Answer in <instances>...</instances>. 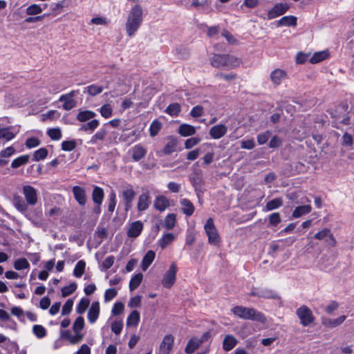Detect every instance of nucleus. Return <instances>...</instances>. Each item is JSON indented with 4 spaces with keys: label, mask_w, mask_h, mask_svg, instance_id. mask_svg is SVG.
I'll return each mask as SVG.
<instances>
[{
    "label": "nucleus",
    "mask_w": 354,
    "mask_h": 354,
    "mask_svg": "<svg viewBox=\"0 0 354 354\" xmlns=\"http://www.w3.org/2000/svg\"><path fill=\"white\" fill-rule=\"evenodd\" d=\"M48 93L50 94H56L62 91L60 84L58 82H53L48 86Z\"/></svg>",
    "instance_id": "338daca9"
},
{
    "label": "nucleus",
    "mask_w": 354,
    "mask_h": 354,
    "mask_svg": "<svg viewBox=\"0 0 354 354\" xmlns=\"http://www.w3.org/2000/svg\"><path fill=\"white\" fill-rule=\"evenodd\" d=\"M176 273L177 266L173 263L162 277V284L165 288H170L175 283Z\"/></svg>",
    "instance_id": "423d86ee"
},
{
    "label": "nucleus",
    "mask_w": 354,
    "mask_h": 354,
    "mask_svg": "<svg viewBox=\"0 0 354 354\" xmlns=\"http://www.w3.org/2000/svg\"><path fill=\"white\" fill-rule=\"evenodd\" d=\"M98 111L102 117L106 119L111 118L113 114V106L109 103L103 104Z\"/></svg>",
    "instance_id": "e433bc0d"
},
{
    "label": "nucleus",
    "mask_w": 354,
    "mask_h": 354,
    "mask_svg": "<svg viewBox=\"0 0 354 354\" xmlns=\"http://www.w3.org/2000/svg\"><path fill=\"white\" fill-rule=\"evenodd\" d=\"M46 7V4L44 5V8L39 4L33 3L28 6L26 10V12L28 15H37L42 12L44 8Z\"/></svg>",
    "instance_id": "c9c22d12"
},
{
    "label": "nucleus",
    "mask_w": 354,
    "mask_h": 354,
    "mask_svg": "<svg viewBox=\"0 0 354 354\" xmlns=\"http://www.w3.org/2000/svg\"><path fill=\"white\" fill-rule=\"evenodd\" d=\"M143 230V223L140 221H136L130 223L127 227V234L129 238H136Z\"/></svg>",
    "instance_id": "9d476101"
},
{
    "label": "nucleus",
    "mask_w": 354,
    "mask_h": 354,
    "mask_svg": "<svg viewBox=\"0 0 354 354\" xmlns=\"http://www.w3.org/2000/svg\"><path fill=\"white\" fill-rule=\"evenodd\" d=\"M227 127L222 124L212 127L209 130V135L213 139H220L225 135Z\"/></svg>",
    "instance_id": "dca6fc26"
},
{
    "label": "nucleus",
    "mask_w": 354,
    "mask_h": 354,
    "mask_svg": "<svg viewBox=\"0 0 354 354\" xmlns=\"http://www.w3.org/2000/svg\"><path fill=\"white\" fill-rule=\"evenodd\" d=\"M140 322V313L138 310L132 311L127 319V326H136Z\"/></svg>",
    "instance_id": "f704fd0d"
},
{
    "label": "nucleus",
    "mask_w": 354,
    "mask_h": 354,
    "mask_svg": "<svg viewBox=\"0 0 354 354\" xmlns=\"http://www.w3.org/2000/svg\"><path fill=\"white\" fill-rule=\"evenodd\" d=\"M32 332L38 338H42L46 335V330L41 325H34L32 327Z\"/></svg>",
    "instance_id": "13d9d810"
},
{
    "label": "nucleus",
    "mask_w": 354,
    "mask_h": 354,
    "mask_svg": "<svg viewBox=\"0 0 354 354\" xmlns=\"http://www.w3.org/2000/svg\"><path fill=\"white\" fill-rule=\"evenodd\" d=\"M86 263L84 261H79L73 270V274L76 277H80L84 272Z\"/></svg>",
    "instance_id": "3c124183"
},
{
    "label": "nucleus",
    "mask_w": 354,
    "mask_h": 354,
    "mask_svg": "<svg viewBox=\"0 0 354 354\" xmlns=\"http://www.w3.org/2000/svg\"><path fill=\"white\" fill-rule=\"evenodd\" d=\"M225 55H215L211 58V64L214 67H226Z\"/></svg>",
    "instance_id": "473e14b6"
},
{
    "label": "nucleus",
    "mask_w": 354,
    "mask_h": 354,
    "mask_svg": "<svg viewBox=\"0 0 354 354\" xmlns=\"http://www.w3.org/2000/svg\"><path fill=\"white\" fill-rule=\"evenodd\" d=\"M100 122L98 120H92L86 124L81 126L80 130L84 131H94L99 126Z\"/></svg>",
    "instance_id": "79ce46f5"
},
{
    "label": "nucleus",
    "mask_w": 354,
    "mask_h": 354,
    "mask_svg": "<svg viewBox=\"0 0 354 354\" xmlns=\"http://www.w3.org/2000/svg\"><path fill=\"white\" fill-rule=\"evenodd\" d=\"M19 131V129L14 127L0 128V139L10 141L15 138Z\"/></svg>",
    "instance_id": "f8f14e48"
},
{
    "label": "nucleus",
    "mask_w": 354,
    "mask_h": 354,
    "mask_svg": "<svg viewBox=\"0 0 354 354\" xmlns=\"http://www.w3.org/2000/svg\"><path fill=\"white\" fill-rule=\"evenodd\" d=\"M106 134V130L104 128H102L91 138V140H89L88 143L91 145H96L100 141L104 140Z\"/></svg>",
    "instance_id": "7c9ffc66"
},
{
    "label": "nucleus",
    "mask_w": 354,
    "mask_h": 354,
    "mask_svg": "<svg viewBox=\"0 0 354 354\" xmlns=\"http://www.w3.org/2000/svg\"><path fill=\"white\" fill-rule=\"evenodd\" d=\"M162 128V124L157 120H153L149 127V133L151 137L156 136Z\"/></svg>",
    "instance_id": "864d4df0"
},
{
    "label": "nucleus",
    "mask_w": 354,
    "mask_h": 354,
    "mask_svg": "<svg viewBox=\"0 0 354 354\" xmlns=\"http://www.w3.org/2000/svg\"><path fill=\"white\" fill-rule=\"evenodd\" d=\"M108 86H109L108 82H106L104 86H103L102 85L93 84H91L90 86L85 87L84 92L87 93L91 96H95V95L101 93L103 91L104 88H108Z\"/></svg>",
    "instance_id": "5701e85b"
},
{
    "label": "nucleus",
    "mask_w": 354,
    "mask_h": 354,
    "mask_svg": "<svg viewBox=\"0 0 354 354\" xmlns=\"http://www.w3.org/2000/svg\"><path fill=\"white\" fill-rule=\"evenodd\" d=\"M28 160H29V156H28V155H23L21 156H19L12 160V162L11 163V167L13 169H17L22 165L27 164Z\"/></svg>",
    "instance_id": "a18cd8bd"
},
{
    "label": "nucleus",
    "mask_w": 354,
    "mask_h": 354,
    "mask_svg": "<svg viewBox=\"0 0 354 354\" xmlns=\"http://www.w3.org/2000/svg\"><path fill=\"white\" fill-rule=\"evenodd\" d=\"M96 116V113L90 110H82L80 111L77 115V120L81 122H85L92 120Z\"/></svg>",
    "instance_id": "bb28decb"
},
{
    "label": "nucleus",
    "mask_w": 354,
    "mask_h": 354,
    "mask_svg": "<svg viewBox=\"0 0 354 354\" xmlns=\"http://www.w3.org/2000/svg\"><path fill=\"white\" fill-rule=\"evenodd\" d=\"M12 205L20 212L24 213L28 210V203L22 197L15 195L12 198Z\"/></svg>",
    "instance_id": "4be33fe9"
},
{
    "label": "nucleus",
    "mask_w": 354,
    "mask_h": 354,
    "mask_svg": "<svg viewBox=\"0 0 354 354\" xmlns=\"http://www.w3.org/2000/svg\"><path fill=\"white\" fill-rule=\"evenodd\" d=\"M204 229L208 237L209 243L217 245L220 243L221 238L212 218H209L207 221Z\"/></svg>",
    "instance_id": "7ed1b4c3"
},
{
    "label": "nucleus",
    "mask_w": 354,
    "mask_h": 354,
    "mask_svg": "<svg viewBox=\"0 0 354 354\" xmlns=\"http://www.w3.org/2000/svg\"><path fill=\"white\" fill-rule=\"evenodd\" d=\"M30 267V263L25 258L18 259L14 262V268L17 270H21L28 269Z\"/></svg>",
    "instance_id": "09e8293b"
},
{
    "label": "nucleus",
    "mask_w": 354,
    "mask_h": 354,
    "mask_svg": "<svg viewBox=\"0 0 354 354\" xmlns=\"http://www.w3.org/2000/svg\"><path fill=\"white\" fill-rule=\"evenodd\" d=\"M328 56L329 54L327 50L316 52L310 57V61L312 64H317L326 59V58L328 57Z\"/></svg>",
    "instance_id": "58836bf2"
},
{
    "label": "nucleus",
    "mask_w": 354,
    "mask_h": 354,
    "mask_svg": "<svg viewBox=\"0 0 354 354\" xmlns=\"http://www.w3.org/2000/svg\"><path fill=\"white\" fill-rule=\"evenodd\" d=\"M143 21V10L140 5H136L128 13L125 30L128 36L133 37L140 28Z\"/></svg>",
    "instance_id": "f257e3e1"
},
{
    "label": "nucleus",
    "mask_w": 354,
    "mask_h": 354,
    "mask_svg": "<svg viewBox=\"0 0 354 354\" xmlns=\"http://www.w3.org/2000/svg\"><path fill=\"white\" fill-rule=\"evenodd\" d=\"M143 275L142 273H138L134 275L130 280L129 289L131 291L136 290L141 283Z\"/></svg>",
    "instance_id": "de8ad7c7"
},
{
    "label": "nucleus",
    "mask_w": 354,
    "mask_h": 354,
    "mask_svg": "<svg viewBox=\"0 0 354 354\" xmlns=\"http://www.w3.org/2000/svg\"><path fill=\"white\" fill-rule=\"evenodd\" d=\"M183 212L187 216H191L194 212V207L193 204L187 198H183L180 201Z\"/></svg>",
    "instance_id": "2f4dec72"
},
{
    "label": "nucleus",
    "mask_w": 354,
    "mask_h": 354,
    "mask_svg": "<svg viewBox=\"0 0 354 354\" xmlns=\"http://www.w3.org/2000/svg\"><path fill=\"white\" fill-rule=\"evenodd\" d=\"M201 141V139L198 137L188 138L185 142V148L187 149H192L194 146L197 145Z\"/></svg>",
    "instance_id": "e2e57ef3"
},
{
    "label": "nucleus",
    "mask_w": 354,
    "mask_h": 354,
    "mask_svg": "<svg viewBox=\"0 0 354 354\" xmlns=\"http://www.w3.org/2000/svg\"><path fill=\"white\" fill-rule=\"evenodd\" d=\"M176 224V215L175 214H169L166 216L164 222L163 227L167 230L173 229Z\"/></svg>",
    "instance_id": "72a5a7b5"
},
{
    "label": "nucleus",
    "mask_w": 354,
    "mask_h": 354,
    "mask_svg": "<svg viewBox=\"0 0 354 354\" xmlns=\"http://www.w3.org/2000/svg\"><path fill=\"white\" fill-rule=\"evenodd\" d=\"M73 306V301L72 299H68L64 304L62 310V315H67L71 313Z\"/></svg>",
    "instance_id": "774afa93"
},
{
    "label": "nucleus",
    "mask_w": 354,
    "mask_h": 354,
    "mask_svg": "<svg viewBox=\"0 0 354 354\" xmlns=\"http://www.w3.org/2000/svg\"><path fill=\"white\" fill-rule=\"evenodd\" d=\"M73 193L75 200L81 205L86 203V195L84 189L79 186H75L73 188Z\"/></svg>",
    "instance_id": "393cba45"
},
{
    "label": "nucleus",
    "mask_w": 354,
    "mask_h": 354,
    "mask_svg": "<svg viewBox=\"0 0 354 354\" xmlns=\"http://www.w3.org/2000/svg\"><path fill=\"white\" fill-rule=\"evenodd\" d=\"M122 196L125 203V210L128 211L131 207V203L136 196V192L131 187L124 189Z\"/></svg>",
    "instance_id": "4468645a"
},
{
    "label": "nucleus",
    "mask_w": 354,
    "mask_h": 354,
    "mask_svg": "<svg viewBox=\"0 0 354 354\" xmlns=\"http://www.w3.org/2000/svg\"><path fill=\"white\" fill-rule=\"evenodd\" d=\"M238 344V339L232 335H227L223 340V348L225 351L233 349Z\"/></svg>",
    "instance_id": "412c9836"
},
{
    "label": "nucleus",
    "mask_w": 354,
    "mask_h": 354,
    "mask_svg": "<svg viewBox=\"0 0 354 354\" xmlns=\"http://www.w3.org/2000/svg\"><path fill=\"white\" fill-rule=\"evenodd\" d=\"M132 158L134 161L138 162L143 158L146 153L147 149L141 145H136L131 149Z\"/></svg>",
    "instance_id": "aec40b11"
},
{
    "label": "nucleus",
    "mask_w": 354,
    "mask_h": 354,
    "mask_svg": "<svg viewBox=\"0 0 354 354\" xmlns=\"http://www.w3.org/2000/svg\"><path fill=\"white\" fill-rule=\"evenodd\" d=\"M314 238L319 241L325 240L326 243L330 247H334L336 245V240L328 228H324L319 231L315 234Z\"/></svg>",
    "instance_id": "0eeeda50"
},
{
    "label": "nucleus",
    "mask_w": 354,
    "mask_h": 354,
    "mask_svg": "<svg viewBox=\"0 0 354 354\" xmlns=\"http://www.w3.org/2000/svg\"><path fill=\"white\" fill-rule=\"evenodd\" d=\"M201 340L197 338L191 339L186 346L185 352L187 353H194L199 347V346L201 344Z\"/></svg>",
    "instance_id": "a19ab883"
},
{
    "label": "nucleus",
    "mask_w": 354,
    "mask_h": 354,
    "mask_svg": "<svg viewBox=\"0 0 354 354\" xmlns=\"http://www.w3.org/2000/svg\"><path fill=\"white\" fill-rule=\"evenodd\" d=\"M90 304V299L86 297H83L80 299L79 304L76 307V312L80 315L85 313Z\"/></svg>",
    "instance_id": "37998d69"
},
{
    "label": "nucleus",
    "mask_w": 354,
    "mask_h": 354,
    "mask_svg": "<svg viewBox=\"0 0 354 354\" xmlns=\"http://www.w3.org/2000/svg\"><path fill=\"white\" fill-rule=\"evenodd\" d=\"M118 295V291L115 288H109L106 290L104 295V300L105 303L109 302Z\"/></svg>",
    "instance_id": "bf43d9fd"
},
{
    "label": "nucleus",
    "mask_w": 354,
    "mask_h": 354,
    "mask_svg": "<svg viewBox=\"0 0 354 354\" xmlns=\"http://www.w3.org/2000/svg\"><path fill=\"white\" fill-rule=\"evenodd\" d=\"M174 345V337L171 335L165 336L160 346V351L162 354H169Z\"/></svg>",
    "instance_id": "a211bd4d"
},
{
    "label": "nucleus",
    "mask_w": 354,
    "mask_h": 354,
    "mask_svg": "<svg viewBox=\"0 0 354 354\" xmlns=\"http://www.w3.org/2000/svg\"><path fill=\"white\" fill-rule=\"evenodd\" d=\"M47 135L53 140H59L62 138V133L59 128H52L47 131Z\"/></svg>",
    "instance_id": "603ef678"
},
{
    "label": "nucleus",
    "mask_w": 354,
    "mask_h": 354,
    "mask_svg": "<svg viewBox=\"0 0 354 354\" xmlns=\"http://www.w3.org/2000/svg\"><path fill=\"white\" fill-rule=\"evenodd\" d=\"M233 315L240 319L257 321L261 324L266 322V316L253 308L235 306L231 309Z\"/></svg>",
    "instance_id": "f03ea898"
},
{
    "label": "nucleus",
    "mask_w": 354,
    "mask_h": 354,
    "mask_svg": "<svg viewBox=\"0 0 354 354\" xmlns=\"http://www.w3.org/2000/svg\"><path fill=\"white\" fill-rule=\"evenodd\" d=\"M289 8L287 3H279L274 5V6L268 11V19H272L283 15Z\"/></svg>",
    "instance_id": "1a4fd4ad"
},
{
    "label": "nucleus",
    "mask_w": 354,
    "mask_h": 354,
    "mask_svg": "<svg viewBox=\"0 0 354 354\" xmlns=\"http://www.w3.org/2000/svg\"><path fill=\"white\" fill-rule=\"evenodd\" d=\"M346 319V315H341L336 319L322 318V324L328 328H333L341 325Z\"/></svg>",
    "instance_id": "f3484780"
},
{
    "label": "nucleus",
    "mask_w": 354,
    "mask_h": 354,
    "mask_svg": "<svg viewBox=\"0 0 354 354\" xmlns=\"http://www.w3.org/2000/svg\"><path fill=\"white\" fill-rule=\"evenodd\" d=\"M169 206V201L164 196H157L154 201V207L160 212L165 210Z\"/></svg>",
    "instance_id": "a878e982"
},
{
    "label": "nucleus",
    "mask_w": 354,
    "mask_h": 354,
    "mask_svg": "<svg viewBox=\"0 0 354 354\" xmlns=\"http://www.w3.org/2000/svg\"><path fill=\"white\" fill-rule=\"evenodd\" d=\"M124 308V305L123 303L120 301H117L113 304V306L111 309V314L113 316L118 315L121 314Z\"/></svg>",
    "instance_id": "0e129e2a"
},
{
    "label": "nucleus",
    "mask_w": 354,
    "mask_h": 354,
    "mask_svg": "<svg viewBox=\"0 0 354 354\" xmlns=\"http://www.w3.org/2000/svg\"><path fill=\"white\" fill-rule=\"evenodd\" d=\"M60 336L62 338L68 340L72 344H76L80 342L84 338V335H76L75 333L72 335L69 330H61Z\"/></svg>",
    "instance_id": "6ab92c4d"
},
{
    "label": "nucleus",
    "mask_w": 354,
    "mask_h": 354,
    "mask_svg": "<svg viewBox=\"0 0 354 354\" xmlns=\"http://www.w3.org/2000/svg\"><path fill=\"white\" fill-rule=\"evenodd\" d=\"M278 25L281 26H296L297 17L292 15L283 17L278 21Z\"/></svg>",
    "instance_id": "ea45409f"
},
{
    "label": "nucleus",
    "mask_w": 354,
    "mask_h": 354,
    "mask_svg": "<svg viewBox=\"0 0 354 354\" xmlns=\"http://www.w3.org/2000/svg\"><path fill=\"white\" fill-rule=\"evenodd\" d=\"M177 141L174 138H169L164 147L163 152L165 154H170L176 151Z\"/></svg>",
    "instance_id": "8fccbe9b"
},
{
    "label": "nucleus",
    "mask_w": 354,
    "mask_h": 354,
    "mask_svg": "<svg viewBox=\"0 0 354 354\" xmlns=\"http://www.w3.org/2000/svg\"><path fill=\"white\" fill-rule=\"evenodd\" d=\"M109 202L108 205V211L110 212H113L115 209L116 205V194L114 192H111L109 196Z\"/></svg>",
    "instance_id": "69168bd1"
},
{
    "label": "nucleus",
    "mask_w": 354,
    "mask_h": 354,
    "mask_svg": "<svg viewBox=\"0 0 354 354\" xmlns=\"http://www.w3.org/2000/svg\"><path fill=\"white\" fill-rule=\"evenodd\" d=\"M100 313V303L93 301L88 309L87 319L90 324H93L97 320Z\"/></svg>",
    "instance_id": "9b49d317"
},
{
    "label": "nucleus",
    "mask_w": 354,
    "mask_h": 354,
    "mask_svg": "<svg viewBox=\"0 0 354 354\" xmlns=\"http://www.w3.org/2000/svg\"><path fill=\"white\" fill-rule=\"evenodd\" d=\"M226 67H235L239 65L240 61L232 55H225Z\"/></svg>",
    "instance_id": "052dcab7"
},
{
    "label": "nucleus",
    "mask_w": 354,
    "mask_h": 354,
    "mask_svg": "<svg viewBox=\"0 0 354 354\" xmlns=\"http://www.w3.org/2000/svg\"><path fill=\"white\" fill-rule=\"evenodd\" d=\"M77 289V284L75 282L71 283L68 286H66L62 289V295L63 297H67L71 295Z\"/></svg>",
    "instance_id": "6e6d98bb"
},
{
    "label": "nucleus",
    "mask_w": 354,
    "mask_h": 354,
    "mask_svg": "<svg viewBox=\"0 0 354 354\" xmlns=\"http://www.w3.org/2000/svg\"><path fill=\"white\" fill-rule=\"evenodd\" d=\"M270 78L273 84L278 86L287 78V73L284 70L276 68L271 72Z\"/></svg>",
    "instance_id": "ddd939ff"
},
{
    "label": "nucleus",
    "mask_w": 354,
    "mask_h": 354,
    "mask_svg": "<svg viewBox=\"0 0 354 354\" xmlns=\"http://www.w3.org/2000/svg\"><path fill=\"white\" fill-rule=\"evenodd\" d=\"M180 111V106L178 103H173L169 104L167 109L166 112L171 116H176Z\"/></svg>",
    "instance_id": "5fc2aeb1"
},
{
    "label": "nucleus",
    "mask_w": 354,
    "mask_h": 354,
    "mask_svg": "<svg viewBox=\"0 0 354 354\" xmlns=\"http://www.w3.org/2000/svg\"><path fill=\"white\" fill-rule=\"evenodd\" d=\"M92 198L95 203L100 205L104 199V191L99 187H95L92 193Z\"/></svg>",
    "instance_id": "4c0bfd02"
},
{
    "label": "nucleus",
    "mask_w": 354,
    "mask_h": 354,
    "mask_svg": "<svg viewBox=\"0 0 354 354\" xmlns=\"http://www.w3.org/2000/svg\"><path fill=\"white\" fill-rule=\"evenodd\" d=\"M296 314L300 319L301 324L304 326L310 325L314 321L312 311L306 306H302L299 308L296 311Z\"/></svg>",
    "instance_id": "39448f33"
},
{
    "label": "nucleus",
    "mask_w": 354,
    "mask_h": 354,
    "mask_svg": "<svg viewBox=\"0 0 354 354\" xmlns=\"http://www.w3.org/2000/svg\"><path fill=\"white\" fill-rule=\"evenodd\" d=\"M196 128L190 124L184 123L179 126L178 133L183 137L192 136L196 133Z\"/></svg>",
    "instance_id": "b1692460"
},
{
    "label": "nucleus",
    "mask_w": 354,
    "mask_h": 354,
    "mask_svg": "<svg viewBox=\"0 0 354 354\" xmlns=\"http://www.w3.org/2000/svg\"><path fill=\"white\" fill-rule=\"evenodd\" d=\"M76 147V142L74 140H65L62 143V149L65 151H71Z\"/></svg>",
    "instance_id": "680f3d73"
},
{
    "label": "nucleus",
    "mask_w": 354,
    "mask_h": 354,
    "mask_svg": "<svg viewBox=\"0 0 354 354\" xmlns=\"http://www.w3.org/2000/svg\"><path fill=\"white\" fill-rule=\"evenodd\" d=\"M175 239V236L172 233H167L159 240L160 246L164 249Z\"/></svg>",
    "instance_id": "c03bdc74"
},
{
    "label": "nucleus",
    "mask_w": 354,
    "mask_h": 354,
    "mask_svg": "<svg viewBox=\"0 0 354 354\" xmlns=\"http://www.w3.org/2000/svg\"><path fill=\"white\" fill-rule=\"evenodd\" d=\"M48 155V151L46 148H40L35 151L33 154V160L39 161L44 159Z\"/></svg>",
    "instance_id": "4d7b16f0"
},
{
    "label": "nucleus",
    "mask_w": 354,
    "mask_h": 354,
    "mask_svg": "<svg viewBox=\"0 0 354 354\" xmlns=\"http://www.w3.org/2000/svg\"><path fill=\"white\" fill-rule=\"evenodd\" d=\"M85 322L84 317L82 316L77 317L73 324V330L76 335H84L82 330L84 329Z\"/></svg>",
    "instance_id": "cd10ccee"
},
{
    "label": "nucleus",
    "mask_w": 354,
    "mask_h": 354,
    "mask_svg": "<svg viewBox=\"0 0 354 354\" xmlns=\"http://www.w3.org/2000/svg\"><path fill=\"white\" fill-rule=\"evenodd\" d=\"M151 204V198L148 192L141 194L138 199L137 209L139 212H144L148 209Z\"/></svg>",
    "instance_id": "2eb2a0df"
},
{
    "label": "nucleus",
    "mask_w": 354,
    "mask_h": 354,
    "mask_svg": "<svg viewBox=\"0 0 354 354\" xmlns=\"http://www.w3.org/2000/svg\"><path fill=\"white\" fill-rule=\"evenodd\" d=\"M22 193L26 203L30 205H35L37 203V192L36 189L30 185H24Z\"/></svg>",
    "instance_id": "6e6552de"
},
{
    "label": "nucleus",
    "mask_w": 354,
    "mask_h": 354,
    "mask_svg": "<svg viewBox=\"0 0 354 354\" xmlns=\"http://www.w3.org/2000/svg\"><path fill=\"white\" fill-rule=\"evenodd\" d=\"M79 93L78 90H73L68 93L62 95L59 101L63 102L62 109L66 111H69L77 105V102L74 99V97Z\"/></svg>",
    "instance_id": "20e7f679"
},
{
    "label": "nucleus",
    "mask_w": 354,
    "mask_h": 354,
    "mask_svg": "<svg viewBox=\"0 0 354 354\" xmlns=\"http://www.w3.org/2000/svg\"><path fill=\"white\" fill-rule=\"evenodd\" d=\"M312 207L310 205H305L297 207L292 212L293 218H299L310 212Z\"/></svg>",
    "instance_id": "c756f323"
},
{
    "label": "nucleus",
    "mask_w": 354,
    "mask_h": 354,
    "mask_svg": "<svg viewBox=\"0 0 354 354\" xmlns=\"http://www.w3.org/2000/svg\"><path fill=\"white\" fill-rule=\"evenodd\" d=\"M283 205V200L281 198H276L266 203V210L271 211L280 207Z\"/></svg>",
    "instance_id": "49530a36"
},
{
    "label": "nucleus",
    "mask_w": 354,
    "mask_h": 354,
    "mask_svg": "<svg viewBox=\"0 0 354 354\" xmlns=\"http://www.w3.org/2000/svg\"><path fill=\"white\" fill-rule=\"evenodd\" d=\"M156 257L155 252L149 250L144 256L142 261V269L145 271L154 261Z\"/></svg>",
    "instance_id": "c85d7f7f"
}]
</instances>
